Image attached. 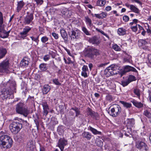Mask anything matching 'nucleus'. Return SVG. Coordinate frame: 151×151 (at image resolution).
<instances>
[{
    "mask_svg": "<svg viewBox=\"0 0 151 151\" xmlns=\"http://www.w3.org/2000/svg\"><path fill=\"white\" fill-rule=\"evenodd\" d=\"M84 53L86 56L93 60L96 56L100 55V51L93 46H88L85 48Z\"/></svg>",
    "mask_w": 151,
    "mask_h": 151,
    "instance_id": "nucleus-1",
    "label": "nucleus"
},
{
    "mask_svg": "<svg viewBox=\"0 0 151 151\" xmlns=\"http://www.w3.org/2000/svg\"><path fill=\"white\" fill-rule=\"evenodd\" d=\"M13 141L9 136L3 134L0 136V146L5 149L10 148L12 146Z\"/></svg>",
    "mask_w": 151,
    "mask_h": 151,
    "instance_id": "nucleus-2",
    "label": "nucleus"
},
{
    "mask_svg": "<svg viewBox=\"0 0 151 151\" xmlns=\"http://www.w3.org/2000/svg\"><path fill=\"white\" fill-rule=\"evenodd\" d=\"M16 111L17 113L25 117H27L29 114V111L25 107L24 104L22 102H19L16 105Z\"/></svg>",
    "mask_w": 151,
    "mask_h": 151,
    "instance_id": "nucleus-3",
    "label": "nucleus"
},
{
    "mask_svg": "<svg viewBox=\"0 0 151 151\" xmlns=\"http://www.w3.org/2000/svg\"><path fill=\"white\" fill-rule=\"evenodd\" d=\"M22 127V124L20 122H13L9 126L10 131L14 134H17Z\"/></svg>",
    "mask_w": 151,
    "mask_h": 151,
    "instance_id": "nucleus-4",
    "label": "nucleus"
},
{
    "mask_svg": "<svg viewBox=\"0 0 151 151\" xmlns=\"http://www.w3.org/2000/svg\"><path fill=\"white\" fill-rule=\"evenodd\" d=\"M3 85L5 88L9 90V91L13 93L14 92H16V83L14 81L9 80L7 82L4 83Z\"/></svg>",
    "mask_w": 151,
    "mask_h": 151,
    "instance_id": "nucleus-5",
    "label": "nucleus"
},
{
    "mask_svg": "<svg viewBox=\"0 0 151 151\" xmlns=\"http://www.w3.org/2000/svg\"><path fill=\"white\" fill-rule=\"evenodd\" d=\"M110 111H109L108 113L112 117H116L119 115L121 111V109L119 105L115 104L113 106H111Z\"/></svg>",
    "mask_w": 151,
    "mask_h": 151,
    "instance_id": "nucleus-6",
    "label": "nucleus"
},
{
    "mask_svg": "<svg viewBox=\"0 0 151 151\" xmlns=\"http://www.w3.org/2000/svg\"><path fill=\"white\" fill-rule=\"evenodd\" d=\"M69 36L71 40L77 39L80 37L81 34V31L78 29H72L68 32Z\"/></svg>",
    "mask_w": 151,
    "mask_h": 151,
    "instance_id": "nucleus-7",
    "label": "nucleus"
},
{
    "mask_svg": "<svg viewBox=\"0 0 151 151\" xmlns=\"http://www.w3.org/2000/svg\"><path fill=\"white\" fill-rule=\"evenodd\" d=\"M9 64V61L8 59H6L0 63V73H7Z\"/></svg>",
    "mask_w": 151,
    "mask_h": 151,
    "instance_id": "nucleus-8",
    "label": "nucleus"
},
{
    "mask_svg": "<svg viewBox=\"0 0 151 151\" xmlns=\"http://www.w3.org/2000/svg\"><path fill=\"white\" fill-rule=\"evenodd\" d=\"M33 12H32L30 13L29 12H27V14L26 16L24 17V23L25 24H29L32 22L33 19Z\"/></svg>",
    "mask_w": 151,
    "mask_h": 151,
    "instance_id": "nucleus-9",
    "label": "nucleus"
},
{
    "mask_svg": "<svg viewBox=\"0 0 151 151\" xmlns=\"http://www.w3.org/2000/svg\"><path fill=\"white\" fill-rule=\"evenodd\" d=\"M1 93L0 97L3 100L6 99L10 96L11 94L13 93L5 88H3Z\"/></svg>",
    "mask_w": 151,
    "mask_h": 151,
    "instance_id": "nucleus-10",
    "label": "nucleus"
},
{
    "mask_svg": "<svg viewBox=\"0 0 151 151\" xmlns=\"http://www.w3.org/2000/svg\"><path fill=\"white\" fill-rule=\"evenodd\" d=\"M123 70L121 72V76L125 74L126 73L130 71L137 73V70L134 67L129 65H126L123 67Z\"/></svg>",
    "mask_w": 151,
    "mask_h": 151,
    "instance_id": "nucleus-11",
    "label": "nucleus"
},
{
    "mask_svg": "<svg viewBox=\"0 0 151 151\" xmlns=\"http://www.w3.org/2000/svg\"><path fill=\"white\" fill-rule=\"evenodd\" d=\"M136 146L139 149L145 150V151L148 150V149L146 144L142 141H138L137 142Z\"/></svg>",
    "mask_w": 151,
    "mask_h": 151,
    "instance_id": "nucleus-12",
    "label": "nucleus"
},
{
    "mask_svg": "<svg viewBox=\"0 0 151 151\" xmlns=\"http://www.w3.org/2000/svg\"><path fill=\"white\" fill-rule=\"evenodd\" d=\"M68 144L67 141L63 138H60L58 141V146L61 151H63L64 147Z\"/></svg>",
    "mask_w": 151,
    "mask_h": 151,
    "instance_id": "nucleus-13",
    "label": "nucleus"
},
{
    "mask_svg": "<svg viewBox=\"0 0 151 151\" xmlns=\"http://www.w3.org/2000/svg\"><path fill=\"white\" fill-rule=\"evenodd\" d=\"M31 29V28L29 26H26L23 29L22 32L19 33L21 37L22 38L26 37L28 33Z\"/></svg>",
    "mask_w": 151,
    "mask_h": 151,
    "instance_id": "nucleus-14",
    "label": "nucleus"
},
{
    "mask_svg": "<svg viewBox=\"0 0 151 151\" xmlns=\"http://www.w3.org/2000/svg\"><path fill=\"white\" fill-rule=\"evenodd\" d=\"M117 69H118V66L116 65L113 64L107 67L104 71L105 72H106L107 73H111L112 75L113 74L111 73V71H114Z\"/></svg>",
    "mask_w": 151,
    "mask_h": 151,
    "instance_id": "nucleus-15",
    "label": "nucleus"
},
{
    "mask_svg": "<svg viewBox=\"0 0 151 151\" xmlns=\"http://www.w3.org/2000/svg\"><path fill=\"white\" fill-rule=\"evenodd\" d=\"M87 113L88 115H90L93 118L97 119L98 117V114L93 111L89 107L87 108Z\"/></svg>",
    "mask_w": 151,
    "mask_h": 151,
    "instance_id": "nucleus-16",
    "label": "nucleus"
},
{
    "mask_svg": "<svg viewBox=\"0 0 151 151\" xmlns=\"http://www.w3.org/2000/svg\"><path fill=\"white\" fill-rule=\"evenodd\" d=\"M88 41L90 43L96 45H98L101 42L99 37L96 36H94L90 38Z\"/></svg>",
    "mask_w": 151,
    "mask_h": 151,
    "instance_id": "nucleus-17",
    "label": "nucleus"
},
{
    "mask_svg": "<svg viewBox=\"0 0 151 151\" xmlns=\"http://www.w3.org/2000/svg\"><path fill=\"white\" fill-rule=\"evenodd\" d=\"M42 105L43 108L42 111L43 115L46 116L48 114L49 110L48 105L46 102H42Z\"/></svg>",
    "mask_w": 151,
    "mask_h": 151,
    "instance_id": "nucleus-18",
    "label": "nucleus"
},
{
    "mask_svg": "<svg viewBox=\"0 0 151 151\" xmlns=\"http://www.w3.org/2000/svg\"><path fill=\"white\" fill-rule=\"evenodd\" d=\"M60 33L62 38L64 40V42H66L68 40V35L65 30L63 28L60 29Z\"/></svg>",
    "mask_w": 151,
    "mask_h": 151,
    "instance_id": "nucleus-19",
    "label": "nucleus"
},
{
    "mask_svg": "<svg viewBox=\"0 0 151 151\" xmlns=\"http://www.w3.org/2000/svg\"><path fill=\"white\" fill-rule=\"evenodd\" d=\"M9 35L6 34V31L4 30V27L3 26L2 29H0V37L3 38L8 37Z\"/></svg>",
    "mask_w": 151,
    "mask_h": 151,
    "instance_id": "nucleus-20",
    "label": "nucleus"
},
{
    "mask_svg": "<svg viewBox=\"0 0 151 151\" xmlns=\"http://www.w3.org/2000/svg\"><path fill=\"white\" fill-rule=\"evenodd\" d=\"M70 11L66 8H64L61 10V13L62 14V16L64 17H69Z\"/></svg>",
    "mask_w": 151,
    "mask_h": 151,
    "instance_id": "nucleus-21",
    "label": "nucleus"
},
{
    "mask_svg": "<svg viewBox=\"0 0 151 151\" xmlns=\"http://www.w3.org/2000/svg\"><path fill=\"white\" fill-rule=\"evenodd\" d=\"M50 86L48 84L45 85L42 88V92L44 94H46L50 91Z\"/></svg>",
    "mask_w": 151,
    "mask_h": 151,
    "instance_id": "nucleus-22",
    "label": "nucleus"
},
{
    "mask_svg": "<svg viewBox=\"0 0 151 151\" xmlns=\"http://www.w3.org/2000/svg\"><path fill=\"white\" fill-rule=\"evenodd\" d=\"M82 135L83 137L89 140L91 139L92 137L91 134L90 133L85 131L83 132Z\"/></svg>",
    "mask_w": 151,
    "mask_h": 151,
    "instance_id": "nucleus-23",
    "label": "nucleus"
},
{
    "mask_svg": "<svg viewBox=\"0 0 151 151\" xmlns=\"http://www.w3.org/2000/svg\"><path fill=\"white\" fill-rule=\"evenodd\" d=\"M7 53L6 49L3 47H0V59L4 57Z\"/></svg>",
    "mask_w": 151,
    "mask_h": 151,
    "instance_id": "nucleus-24",
    "label": "nucleus"
},
{
    "mask_svg": "<svg viewBox=\"0 0 151 151\" xmlns=\"http://www.w3.org/2000/svg\"><path fill=\"white\" fill-rule=\"evenodd\" d=\"M28 148H29L30 150H33L35 148V145L34 142L32 140L29 141L27 145Z\"/></svg>",
    "mask_w": 151,
    "mask_h": 151,
    "instance_id": "nucleus-25",
    "label": "nucleus"
},
{
    "mask_svg": "<svg viewBox=\"0 0 151 151\" xmlns=\"http://www.w3.org/2000/svg\"><path fill=\"white\" fill-rule=\"evenodd\" d=\"M131 102L134 106L138 108H140L143 106V104L141 102H139L135 100H133Z\"/></svg>",
    "mask_w": 151,
    "mask_h": 151,
    "instance_id": "nucleus-26",
    "label": "nucleus"
},
{
    "mask_svg": "<svg viewBox=\"0 0 151 151\" xmlns=\"http://www.w3.org/2000/svg\"><path fill=\"white\" fill-rule=\"evenodd\" d=\"M24 4V3L22 1L17 2V10L18 12H19L21 9Z\"/></svg>",
    "mask_w": 151,
    "mask_h": 151,
    "instance_id": "nucleus-27",
    "label": "nucleus"
},
{
    "mask_svg": "<svg viewBox=\"0 0 151 151\" xmlns=\"http://www.w3.org/2000/svg\"><path fill=\"white\" fill-rule=\"evenodd\" d=\"M134 124V120L132 119H129L127 120V125L130 127L133 126Z\"/></svg>",
    "mask_w": 151,
    "mask_h": 151,
    "instance_id": "nucleus-28",
    "label": "nucleus"
},
{
    "mask_svg": "<svg viewBox=\"0 0 151 151\" xmlns=\"http://www.w3.org/2000/svg\"><path fill=\"white\" fill-rule=\"evenodd\" d=\"M130 9L132 11L137 14L139 13L140 12L139 9L133 5H130Z\"/></svg>",
    "mask_w": 151,
    "mask_h": 151,
    "instance_id": "nucleus-29",
    "label": "nucleus"
},
{
    "mask_svg": "<svg viewBox=\"0 0 151 151\" xmlns=\"http://www.w3.org/2000/svg\"><path fill=\"white\" fill-rule=\"evenodd\" d=\"M88 129L91 131L95 134H101V132L98 131L96 129L90 126L88 127Z\"/></svg>",
    "mask_w": 151,
    "mask_h": 151,
    "instance_id": "nucleus-30",
    "label": "nucleus"
},
{
    "mask_svg": "<svg viewBox=\"0 0 151 151\" xmlns=\"http://www.w3.org/2000/svg\"><path fill=\"white\" fill-rule=\"evenodd\" d=\"M148 38H147L146 39H141L140 40L138 41V44L139 45L141 46L146 45L147 44V40H148Z\"/></svg>",
    "mask_w": 151,
    "mask_h": 151,
    "instance_id": "nucleus-31",
    "label": "nucleus"
},
{
    "mask_svg": "<svg viewBox=\"0 0 151 151\" xmlns=\"http://www.w3.org/2000/svg\"><path fill=\"white\" fill-rule=\"evenodd\" d=\"M47 64H46L44 63L40 64L39 66V68L40 70L42 71H45L47 68Z\"/></svg>",
    "mask_w": 151,
    "mask_h": 151,
    "instance_id": "nucleus-32",
    "label": "nucleus"
},
{
    "mask_svg": "<svg viewBox=\"0 0 151 151\" xmlns=\"http://www.w3.org/2000/svg\"><path fill=\"white\" fill-rule=\"evenodd\" d=\"M118 33L120 35H124L126 33V30L122 28H120L118 30Z\"/></svg>",
    "mask_w": 151,
    "mask_h": 151,
    "instance_id": "nucleus-33",
    "label": "nucleus"
},
{
    "mask_svg": "<svg viewBox=\"0 0 151 151\" xmlns=\"http://www.w3.org/2000/svg\"><path fill=\"white\" fill-rule=\"evenodd\" d=\"M3 23V14L2 13L0 12V29H2L3 26H4Z\"/></svg>",
    "mask_w": 151,
    "mask_h": 151,
    "instance_id": "nucleus-34",
    "label": "nucleus"
},
{
    "mask_svg": "<svg viewBox=\"0 0 151 151\" xmlns=\"http://www.w3.org/2000/svg\"><path fill=\"white\" fill-rule=\"evenodd\" d=\"M29 64V62L28 60L23 59L20 62V65L21 66H27Z\"/></svg>",
    "mask_w": 151,
    "mask_h": 151,
    "instance_id": "nucleus-35",
    "label": "nucleus"
},
{
    "mask_svg": "<svg viewBox=\"0 0 151 151\" xmlns=\"http://www.w3.org/2000/svg\"><path fill=\"white\" fill-rule=\"evenodd\" d=\"M120 102L124 106L127 108H129L131 107V104L129 103H127L124 101H120Z\"/></svg>",
    "mask_w": 151,
    "mask_h": 151,
    "instance_id": "nucleus-36",
    "label": "nucleus"
},
{
    "mask_svg": "<svg viewBox=\"0 0 151 151\" xmlns=\"http://www.w3.org/2000/svg\"><path fill=\"white\" fill-rule=\"evenodd\" d=\"M143 114L150 119L151 118V113L147 110L144 111Z\"/></svg>",
    "mask_w": 151,
    "mask_h": 151,
    "instance_id": "nucleus-37",
    "label": "nucleus"
},
{
    "mask_svg": "<svg viewBox=\"0 0 151 151\" xmlns=\"http://www.w3.org/2000/svg\"><path fill=\"white\" fill-rule=\"evenodd\" d=\"M39 36H37L36 37H35L33 36L30 37V38L32 39V40L36 42L37 45H38L39 41Z\"/></svg>",
    "mask_w": 151,
    "mask_h": 151,
    "instance_id": "nucleus-38",
    "label": "nucleus"
},
{
    "mask_svg": "<svg viewBox=\"0 0 151 151\" xmlns=\"http://www.w3.org/2000/svg\"><path fill=\"white\" fill-rule=\"evenodd\" d=\"M136 80V78L133 75H130L127 79V80L130 83V82L133 81H135Z\"/></svg>",
    "mask_w": 151,
    "mask_h": 151,
    "instance_id": "nucleus-39",
    "label": "nucleus"
},
{
    "mask_svg": "<svg viewBox=\"0 0 151 151\" xmlns=\"http://www.w3.org/2000/svg\"><path fill=\"white\" fill-rule=\"evenodd\" d=\"M106 3L105 1L99 0H98L97 3V4L98 6H103Z\"/></svg>",
    "mask_w": 151,
    "mask_h": 151,
    "instance_id": "nucleus-40",
    "label": "nucleus"
},
{
    "mask_svg": "<svg viewBox=\"0 0 151 151\" xmlns=\"http://www.w3.org/2000/svg\"><path fill=\"white\" fill-rule=\"evenodd\" d=\"M85 18L86 23L88 24L90 26H91L92 25L91 20L88 17H86Z\"/></svg>",
    "mask_w": 151,
    "mask_h": 151,
    "instance_id": "nucleus-41",
    "label": "nucleus"
},
{
    "mask_svg": "<svg viewBox=\"0 0 151 151\" xmlns=\"http://www.w3.org/2000/svg\"><path fill=\"white\" fill-rule=\"evenodd\" d=\"M112 48L116 51H119L121 50L120 47L116 44L114 45L112 47Z\"/></svg>",
    "mask_w": 151,
    "mask_h": 151,
    "instance_id": "nucleus-42",
    "label": "nucleus"
},
{
    "mask_svg": "<svg viewBox=\"0 0 151 151\" xmlns=\"http://www.w3.org/2000/svg\"><path fill=\"white\" fill-rule=\"evenodd\" d=\"M107 64V63H101L98 65V67L99 69L101 68L102 69H103L104 68L105 66Z\"/></svg>",
    "mask_w": 151,
    "mask_h": 151,
    "instance_id": "nucleus-43",
    "label": "nucleus"
},
{
    "mask_svg": "<svg viewBox=\"0 0 151 151\" xmlns=\"http://www.w3.org/2000/svg\"><path fill=\"white\" fill-rule=\"evenodd\" d=\"M82 30L86 35H90V33L85 27H83L82 28Z\"/></svg>",
    "mask_w": 151,
    "mask_h": 151,
    "instance_id": "nucleus-44",
    "label": "nucleus"
},
{
    "mask_svg": "<svg viewBox=\"0 0 151 151\" xmlns=\"http://www.w3.org/2000/svg\"><path fill=\"white\" fill-rule=\"evenodd\" d=\"M36 115L37 116V118L35 119L34 122L35 124L36 125V126L37 127V129H38L39 126V122L38 121L39 117L37 114Z\"/></svg>",
    "mask_w": 151,
    "mask_h": 151,
    "instance_id": "nucleus-45",
    "label": "nucleus"
},
{
    "mask_svg": "<svg viewBox=\"0 0 151 151\" xmlns=\"http://www.w3.org/2000/svg\"><path fill=\"white\" fill-rule=\"evenodd\" d=\"M134 93L138 97H139L140 96V91L139 89H135L134 90Z\"/></svg>",
    "mask_w": 151,
    "mask_h": 151,
    "instance_id": "nucleus-46",
    "label": "nucleus"
},
{
    "mask_svg": "<svg viewBox=\"0 0 151 151\" xmlns=\"http://www.w3.org/2000/svg\"><path fill=\"white\" fill-rule=\"evenodd\" d=\"M129 83L127 80V81H122L121 82V84L124 87L127 86Z\"/></svg>",
    "mask_w": 151,
    "mask_h": 151,
    "instance_id": "nucleus-47",
    "label": "nucleus"
},
{
    "mask_svg": "<svg viewBox=\"0 0 151 151\" xmlns=\"http://www.w3.org/2000/svg\"><path fill=\"white\" fill-rule=\"evenodd\" d=\"M48 40V38L46 36H44L41 38V41L43 43H45Z\"/></svg>",
    "mask_w": 151,
    "mask_h": 151,
    "instance_id": "nucleus-48",
    "label": "nucleus"
},
{
    "mask_svg": "<svg viewBox=\"0 0 151 151\" xmlns=\"http://www.w3.org/2000/svg\"><path fill=\"white\" fill-rule=\"evenodd\" d=\"M137 24L135 26H132L131 27V29H132V30L135 32H136L137 30Z\"/></svg>",
    "mask_w": 151,
    "mask_h": 151,
    "instance_id": "nucleus-49",
    "label": "nucleus"
},
{
    "mask_svg": "<svg viewBox=\"0 0 151 151\" xmlns=\"http://www.w3.org/2000/svg\"><path fill=\"white\" fill-rule=\"evenodd\" d=\"M50 58V56L49 55H45L43 58V60L45 61H47L49 60Z\"/></svg>",
    "mask_w": 151,
    "mask_h": 151,
    "instance_id": "nucleus-50",
    "label": "nucleus"
},
{
    "mask_svg": "<svg viewBox=\"0 0 151 151\" xmlns=\"http://www.w3.org/2000/svg\"><path fill=\"white\" fill-rule=\"evenodd\" d=\"M53 82L56 85H60L61 83L59 82L58 81V80L57 79H55L53 80Z\"/></svg>",
    "mask_w": 151,
    "mask_h": 151,
    "instance_id": "nucleus-51",
    "label": "nucleus"
},
{
    "mask_svg": "<svg viewBox=\"0 0 151 151\" xmlns=\"http://www.w3.org/2000/svg\"><path fill=\"white\" fill-rule=\"evenodd\" d=\"M123 19L125 22H128L129 20V18L127 16L124 15L123 17Z\"/></svg>",
    "mask_w": 151,
    "mask_h": 151,
    "instance_id": "nucleus-52",
    "label": "nucleus"
},
{
    "mask_svg": "<svg viewBox=\"0 0 151 151\" xmlns=\"http://www.w3.org/2000/svg\"><path fill=\"white\" fill-rule=\"evenodd\" d=\"M52 35L55 39H58V35L55 32H52Z\"/></svg>",
    "mask_w": 151,
    "mask_h": 151,
    "instance_id": "nucleus-53",
    "label": "nucleus"
},
{
    "mask_svg": "<svg viewBox=\"0 0 151 151\" xmlns=\"http://www.w3.org/2000/svg\"><path fill=\"white\" fill-rule=\"evenodd\" d=\"M82 71H88V69L87 65H84L82 68Z\"/></svg>",
    "mask_w": 151,
    "mask_h": 151,
    "instance_id": "nucleus-54",
    "label": "nucleus"
},
{
    "mask_svg": "<svg viewBox=\"0 0 151 151\" xmlns=\"http://www.w3.org/2000/svg\"><path fill=\"white\" fill-rule=\"evenodd\" d=\"M87 71H82L81 72V75L83 76L85 78H86L88 77Z\"/></svg>",
    "mask_w": 151,
    "mask_h": 151,
    "instance_id": "nucleus-55",
    "label": "nucleus"
},
{
    "mask_svg": "<svg viewBox=\"0 0 151 151\" xmlns=\"http://www.w3.org/2000/svg\"><path fill=\"white\" fill-rule=\"evenodd\" d=\"M38 4L41 5L43 3V0H35Z\"/></svg>",
    "mask_w": 151,
    "mask_h": 151,
    "instance_id": "nucleus-56",
    "label": "nucleus"
},
{
    "mask_svg": "<svg viewBox=\"0 0 151 151\" xmlns=\"http://www.w3.org/2000/svg\"><path fill=\"white\" fill-rule=\"evenodd\" d=\"M131 1L132 2H135L139 4L140 5H142V3L139 0H131Z\"/></svg>",
    "mask_w": 151,
    "mask_h": 151,
    "instance_id": "nucleus-57",
    "label": "nucleus"
},
{
    "mask_svg": "<svg viewBox=\"0 0 151 151\" xmlns=\"http://www.w3.org/2000/svg\"><path fill=\"white\" fill-rule=\"evenodd\" d=\"M100 16L101 17V19H103L106 16V14H105L104 12H102L100 14Z\"/></svg>",
    "mask_w": 151,
    "mask_h": 151,
    "instance_id": "nucleus-58",
    "label": "nucleus"
},
{
    "mask_svg": "<svg viewBox=\"0 0 151 151\" xmlns=\"http://www.w3.org/2000/svg\"><path fill=\"white\" fill-rule=\"evenodd\" d=\"M107 100L111 101L112 99V96L111 95H108L106 96Z\"/></svg>",
    "mask_w": 151,
    "mask_h": 151,
    "instance_id": "nucleus-59",
    "label": "nucleus"
},
{
    "mask_svg": "<svg viewBox=\"0 0 151 151\" xmlns=\"http://www.w3.org/2000/svg\"><path fill=\"white\" fill-rule=\"evenodd\" d=\"M100 32L102 34L105 36L106 37H108V38H109V36L106 34H105L103 31L101 30Z\"/></svg>",
    "mask_w": 151,
    "mask_h": 151,
    "instance_id": "nucleus-60",
    "label": "nucleus"
},
{
    "mask_svg": "<svg viewBox=\"0 0 151 151\" xmlns=\"http://www.w3.org/2000/svg\"><path fill=\"white\" fill-rule=\"evenodd\" d=\"M95 16L98 19H101V17L100 16V14H94Z\"/></svg>",
    "mask_w": 151,
    "mask_h": 151,
    "instance_id": "nucleus-61",
    "label": "nucleus"
},
{
    "mask_svg": "<svg viewBox=\"0 0 151 151\" xmlns=\"http://www.w3.org/2000/svg\"><path fill=\"white\" fill-rule=\"evenodd\" d=\"M71 109L74 110L75 111L76 113L79 110V109L76 107H75V108H72Z\"/></svg>",
    "mask_w": 151,
    "mask_h": 151,
    "instance_id": "nucleus-62",
    "label": "nucleus"
},
{
    "mask_svg": "<svg viewBox=\"0 0 151 151\" xmlns=\"http://www.w3.org/2000/svg\"><path fill=\"white\" fill-rule=\"evenodd\" d=\"M111 7L110 6H108L106 7V10L107 11H110V10H111Z\"/></svg>",
    "mask_w": 151,
    "mask_h": 151,
    "instance_id": "nucleus-63",
    "label": "nucleus"
},
{
    "mask_svg": "<svg viewBox=\"0 0 151 151\" xmlns=\"http://www.w3.org/2000/svg\"><path fill=\"white\" fill-rule=\"evenodd\" d=\"M148 60L150 63L151 64V54H150L148 55Z\"/></svg>",
    "mask_w": 151,
    "mask_h": 151,
    "instance_id": "nucleus-64",
    "label": "nucleus"
}]
</instances>
